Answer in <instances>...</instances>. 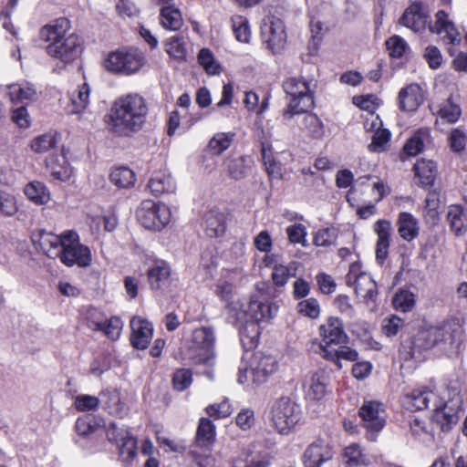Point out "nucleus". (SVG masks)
Here are the masks:
<instances>
[{
    "mask_svg": "<svg viewBox=\"0 0 467 467\" xmlns=\"http://www.w3.org/2000/svg\"><path fill=\"white\" fill-rule=\"evenodd\" d=\"M436 332V327L419 331L410 340V356L417 358L422 352L437 347V337L440 334Z\"/></svg>",
    "mask_w": 467,
    "mask_h": 467,
    "instance_id": "obj_26",
    "label": "nucleus"
},
{
    "mask_svg": "<svg viewBox=\"0 0 467 467\" xmlns=\"http://www.w3.org/2000/svg\"><path fill=\"white\" fill-rule=\"evenodd\" d=\"M461 406V397H457L444 404H435L433 420L443 432H449L458 423Z\"/></svg>",
    "mask_w": 467,
    "mask_h": 467,
    "instance_id": "obj_15",
    "label": "nucleus"
},
{
    "mask_svg": "<svg viewBox=\"0 0 467 467\" xmlns=\"http://www.w3.org/2000/svg\"><path fill=\"white\" fill-rule=\"evenodd\" d=\"M7 95L13 103H26L36 99V89L32 83L23 81L6 87Z\"/></svg>",
    "mask_w": 467,
    "mask_h": 467,
    "instance_id": "obj_30",
    "label": "nucleus"
},
{
    "mask_svg": "<svg viewBox=\"0 0 467 467\" xmlns=\"http://www.w3.org/2000/svg\"><path fill=\"white\" fill-rule=\"evenodd\" d=\"M90 88L87 83L78 86L70 96V104L67 109L69 114H79L83 112L89 103Z\"/></svg>",
    "mask_w": 467,
    "mask_h": 467,
    "instance_id": "obj_35",
    "label": "nucleus"
},
{
    "mask_svg": "<svg viewBox=\"0 0 467 467\" xmlns=\"http://www.w3.org/2000/svg\"><path fill=\"white\" fill-rule=\"evenodd\" d=\"M276 289L269 283L257 285V293L250 298L247 308L244 312L235 313L234 325L243 323L244 317L263 323L272 319L278 311V306L270 299L275 297Z\"/></svg>",
    "mask_w": 467,
    "mask_h": 467,
    "instance_id": "obj_3",
    "label": "nucleus"
},
{
    "mask_svg": "<svg viewBox=\"0 0 467 467\" xmlns=\"http://www.w3.org/2000/svg\"><path fill=\"white\" fill-rule=\"evenodd\" d=\"M226 171L230 177L234 180H240L244 177V161L243 158L227 159L225 161Z\"/></svg>",
    "mask_w": 467,
    "mask_h": 467,
    "instance_id": "obj_61",
    "label": "nucleus"
},
{
    "mask_svg": "<svg viewBox=\"0 0 467 467\" xmlns=\"http://www.w3.org/2000/svg\"><path fill=\"white\" fill-rule=\"evenodd\" d=\"M24 192L29 201L38 204H47L50 201V193L46 185L37 181L26 184Z\"/></svg>",
    "mask_w": 467,
    "mask_h": 467,
    "instance_id": "obj_45",
    "label": "nucleus"
},
{
    "mask_svg": "<svg viewBox=\"0 0 467 467\" xmlns=\"http://www.w3.org/2000/svg\"><path fill=\"white\" fill-rule=\"evenodd\" d=\"M46 51L50 57L68 64L79 57L82 48L79 37L75 34H69L59 44H48Z\"/></svg>",
    "mask_w": 467,
    "mask_h": 467,
    "instance_id": "obj_14",
    "label": "nucleus"
},
{
    "mask_svg": "<svg viewBox=\"0 0 467 467\" xmlns=\"http://www.w3.org/2000/svg\"><path fill=\"white\" fill-rule=\"evenodd\" d=\"M432 109L442 121L450 124L457 122L462 115L461 107L454 101L452 94L443 100L436 99L432 103Z\"/></svg>",
    "mask_w": 467,
    "mask_h": 467,
    "instance_id": "obj_27",
    "label": "nucleus"
},
{
    "mask_svg": "<svg viewBox=\"0 0 467 467\" xmlns=\"http://www.w3.org/2000/svg\"><path fill=\"white\" fill-rule=\"evenodd\" d=\"M261 33L264 41L273 53L279 52L285 46L286 34L284 23L275 16H266L261 26Z\"/></svg>",
    "mask_w": 467,
    "mask_h": 467,
    "instance_id": "obj_11",
    "label": "nucleus"
},
{
    "mask_svg": "<svg viewBox=\"0 0 467 467\" xmlns=\"http://www.w3.org/2000/svg\"><path fill=\"white\" fill-rule=\"evenodd\" d=\"M145 62L143 53L137 48L119 49L109 54L105 67L107 70L123 75L138 72Z\"/></svg>",
    "mask_w": 467,
    "mask_h": 467,
    "instance_id": "obj_6",
    "label": "nucleus"
},
{
    "mask_svg": "<svg viewBox=\"0 0 467 467\" xmlns=\"http://www.w3.org/2000/svg\"><path fill=\"white\" fill-rule=\"evenodd\" d=\"M234 133H216L208 143V150L213 155H221L226 150L234 140Z\"/></svg>",
    "mask_w": 467,
    "mask_h": 467,
    "instance_id": "obj_46",
    "label": "nucleus"
},
{
    "mask_svg": "<svg viewBox=\"0 0 467 467\" xmlns=\"http://www.w3.org/2000/svg\"><path fill=\"white\" fill-rule=\"evenodd\" d=\"M283 88L286 94L287 104L283 116L286 119H293L296 115L308 112L315 106L314 90L311 83L303 77H291L283 83Z\"/></svg>",
    "mask_w": 467,
    "mask_h": 467,
    "instance_id": "obj_2",
    "label": "nucleus"
},
{
    "mask_svg": "<svg viewBox=\"0 0 467 467\" xmlns=\"http://www.w3.org/2000/svg\"><path fill=\"white\" fill-rule=\"evenodd\" d=\"M233 32L235 38L243 43H249L251 30L248 19L243 16H233L231 18Z\"/></svg>",
    "mask_w": 467,
    "mask_h": 467,
    "instance_id": "obj_47",
    "label": "nucleus"
},
{
    "mask_svg": "<svg viewBox=\"0 0 467 467\" xmlns=\"http://www.w3.org/2000/svg\"><path fill=\"white\" fill-rule=\"evenodd\" d=\"M328 383L327 376L325 371H317L311 377V382L307 391V396L314 400H320L327 393Z\"/></svg>",
    "mask_w": 467,
    "mask_h": 467,
    "instance_id": "obj_43",
    "label": "nucleus"
},
{
    "mask_svg": "<svg viewBox=\"0 0 467 467\" xmlns=\"http://www.w3.org/2000/svg\"><path fill=\"white\" fill-rule=\"evenodd\" d=\"M119 446V453L126 455L127 458H133L137 453V440L131 436L129 431L120 437Z\"/></svg>",
    "mask_w": 467,
    "mask_h": 467,
    "instance_id": "obj_58",
    "label": "nucleus"
},
{
    "mask_svg": "<svg viewBox=\"0 0 467 467\" xmlns=\"http://www.w3.org/2000/svg\"><path fill=\"white\" fill-rule=\"evenodd\" d=\"M297 310L300 314L310 318H317L320 314V306L316 298L302 300L297 305Z\"/></svg>",
    "mask_w": 467,
    "mask_h": 467,
    "instance_id": "obj_60",
    "label": "nucleus"
},
{
    "mask_svg": "<svg viewBox=\"0 0 467 467\" xmlns=\"http://www.w3.org/2000/svg\"><path fill=\"white\" fill-rule=\"evenodd\" d=\"M346 284L348 286H354L356 295L361 296L367 305L376 301L378 296L377 283L369 274L361 271V265L358 263L350 265L346 275Z\"/></svg>",
    "mask_w": 467,
    "mask_h": 467,
    "instance_id": "obj_9",
    "label": "nucleus"
},
{
    "mask_svg": "<svg viewBox=\"0 0 467 467\" xmlns=\"http://www.w3.org/2000/svg\"><path fill=\"white\" fill-rule=\"evenodd\" d=\"M46 165L51 176L56 180L66 182L72 175V169L63 154L50 155L46 160Z\"/></svg>",
    "mask_w": 467,
    "mask_h": 467,
    "instance_id": "obj_32",
    "label": "nucleus"
},
{
    "mask_svg": "<svg viewBox=\"0 0 467 467\" xmlns=\"http://www.w3.org/2000/svg\"><path fill=\"white\" fill-rule=\"evenodd\" d=\"M214 331L210 327L196 328L192 333L185 356L193 364H207L213 358Z\"/></svg>",
    "mask_w": 467,
    "mask_h": 467,
    "instance_id": "obj_4",
    "label": "nucleus"
},
{
    "mask_svg": "<svg viewBox=\"0 0 467 467\" xmlns=\"http://www.w3.org/2000/svg\"><path fill=\"white\" fill-rule=\"evenodd\" d=\"M70 27L69 20L60 17L43 26L39 36L41 40L48 42V44H59L68 36Z\"/></svg>",
    "mask_w": 467,
    "mask_h": 467,
    "instance_id": "obj_24",
    "label": "nucleus"
},
{
    "mask_svg": "<svg viewBox=\"0 0 467 467\" xmlns=\"http://www.w3.org/2000/svg\"><path fill=\"white\" fill-rule=\"evenodd\" d=\"M149 109L144 98L137 93L120 96L108 114L109 130L119 136H130L145 124Z\"/></svg>",
    "mask_w": 467,
    "mask_h": 467,
    "instance_id": "obj_1",
    "label": "nucleus"
},
{
    "mask_svg": "<svg viewBox=\"0 0 467 467\" xmlns=\"http://www.w3.org/2000/svg\"><path fill=\"white\" fill-rule=\"evenodd\" d=\"M65 244L58 258L67 266L77 265L79 267L90 265L92 257L90 249L79 242L77 232L68 230L64 232Z\"/></svg>",
    "mask_w": 467,
    "mask_h": 467,
    "instance_id": "obj_8",
    "label": "nucleus"
},
{
    "mask_svg": "<svg viewBox=\"0 0 467 467\" xmlns=\"http://www.w3.org/2000/svg\"><path fill=\"white\" fill-rule=\"evenodd\" d=\"M96 326L97 329L103 331L109 338L116 340L120 335L123 324L120 318L113 317L105 322L97 323Z\"/></svg>",
    "mask_w": 467,
    "mask_h": 467,
    "instance_id": "obj_51",
    "label": "nucleus"
},
{
    "mask_svg": "<svg viewBox=\"0 0 467 467\" xmlns=\"http://www.w3.org/2000/svg\"><path fill=\"white\" fill-rule=\"evenodd\" d=\"M319 335L322 338L321 349H333V346L345 345L348 341V337L344 330L343 321L336 317H328L324 324L319 327Z\"/></svg>",
    "mask_w": 467,
    "mask_h": 467,
    "instance_id": "obj_10",
    "label": "nucleus"
},
{
    "mask_svg": "<svg viewBox=\"0 0 467 467\" xmlns=\"http://www.w3.org/2000/svg\"><path fill=\"white\" fill-rule=\"evenodd\" d=\"M245 321L242 327L239 328L240 341L245 351L254 349L259 340L260 323L254 321L248 317H244Z\"/></svg>",
    "mask_w": 467,
    "mask_h": 467,
    "instance_id": "obj_34",
    "label": "nucleus"
},
{
    "mask_svg": "<svg viewBox=\"0 0 467 467\" xmlns=\"http://www.w3.org/2000/svg\"><path fill=\"white\" fill-rule=\"evenodd\" d=\"M467 140L465 130L462 129H453L449 136L450 147L453 151L460 152L464 150Z\"/></svg>",
    "mask_w": 467,
    "mask_h": 467,
    "instance_id": "obj_62",
    "label": "nucleus"
},
{
    "mask_svg": "<svg viewBox=\"0 0 467 467\" xmlns=\"http://www.w3.org/2000/svg\"><path fill=\"white\" fill-rule=\"evenodd\" d=\"M408 399L410 400L412 408L416 410H421L427 409L431 400H437V396L427 389H414L410 395H408Z\"/></svg>",
    "mask_w": 467,
    "mask_h": 467,
    "instance_id": "obj_48",
    "label": "nucleus"
},
{
    "mask_svg": "<svg viewBox=\"0 0 467 467\" xmlns=\"http://www.w3.org/2000/svg\"><path fill=\"white\" fill-rule=\"evenodd\" d=\"M374 230L378 235L376 258L379 264H383L389 254L391 223L387 220H379L374 225Z\"/></svg>",
    "mask_w": 467,
    "mask_h": 467,
    "instance_id": "obj_28",
    "label": "nucleus"
},
{
    "mask_svg": "<svg viewBox=\"0 0 467 467\" xmlns=\"http://www.w3.org/2000/svg\"><path fill=\"white\" fill-rule=\"evenodd\" d=\"M130 328L132 347L141 350L147 348L153 334L152 324L141 317H134L130 320Z\"/></svg>",
    "mask_w": 467,
    "mask_h": 467,
    "instance_id": "obj_23",
    "label": "nucleus"
},
{
    "mask_svg": "<svg viewBox=\"0 0 467 467\" xmlns=\"http://www.w3.org/2000/svg\"><path fill=\"white\" fill-rule=\"evenodd\" d=\"M463 216L462 206H452V209L448 213L451 228L455 232L456 235H461L465 229Z\"/></svg>",
    "mask_w": 467,
    "mask_h": 467,
    "instance_id": "obj_54",
    "label": "nucleus"
},
{
    "mask_svg": "<svg viewBox=\"0 0 467 467\" xmlns=\"http://www.w3.org/2000/svg\"><path fill=\"white\" fill-rule=\"evenodd\" d=\"M148 283L151 290L169 292L175 285L170 265L164 260H156L147 271Z\"/></svg>",
    "mask_w": 467,
    "mask_h": 467,
    "instance_id": "obj_12",
    "label": "nucleus"
},
{
    "mask_svg": "<svg viewBox=\"0 0 467 467\" xmlns=\"http://www.w3.org/2000/svg\"><path fill=\"white\" fill-rule=\"evenodd\" d=\"M416 175L424 186H431L433 184L438 171L437 165L431 160L421 159L419 160L414 165Z\"/></svg>",
    "mask_w": 467,
    "mask_h": 467,
    "instance_id": "obj_38",
    "label": "nucleus"
},
{
    "mask_svg": "<svg viewBox=\"0 0 467 467\" xmlns=\"http://www.w3.org/2000/svg\"><path fill=\"white\" fill-rule=\"evenodd\" d=\"M333 454L332 447L324 440L318 439L306 447L303 462L306 467H320L324 462L330 461Z\"/></svg>",
    "mask_w": 467,
    "mask_h": 467,
    "instance_id": "obj_19",
    "label": "nucleus"
},
{
    "mask_svg": "<svg viewBox=\"0 0 467 467\" xmlns=\"http://www.w3.org/2000/svg\"><path fill=\"white\" fill-rule=\"evenodd\" d=\"M387 49L393 57H401L409 48L406 41L399 36H393L386 41Z\"/></svg>",
    "mask_w": 467,
    "mask_h": 467,
    "instance_id": "obj_59",
    "label": "nucleus"
},
{
    "mask_svg": "<svg viewBox=\"0 0 467 467\" xmlns=\"http://www.w3.org/2000/svg\"><path fill=\"white\" fill-rule=\"evenodd\" d=\"M100 400L99 397L88 394H80L75 398L74 405L78 411L95 410L99 408Z\"/></svg>",
    "mask_w": 467,
    "mask_h": 467,
    "instance_id": "obj_57",
    "label": "nucleus"
},
{
    "mask_svg": "<svg viewBox=\"0 0 467 467\" xmlns=\"http://www.w3.org/2000/svg\"><path fill=\"white\" fill-rule=\"evenodd\" d=\"M57 143V133L48 132L35 138L31 142V149L36 153H45L54 149Z\"/></svg>",
    "mask_w": 467,
    "mask_h": 467,
    "instance_id": "obj_49",
    "label": "nucleus"
},
{
    "mask_svg": "<svg viewBox=\"0 0 467 467\" xmlns=\"http://www.w3.org/2000/svg\"><path fill=\"white\" fill-rule=\"evenodd\" d=\"M300 122V129L314 140H321L325 136V126L317 115L307 113Z\"/></svg>",
    "mask_w": 467,
    "mask_h": 467,
    "instance_id": "obj_37",
    "label": "nucleus"
},
{
    "mask_svg": "<svg viewBox=\"0 0 467 467\" xmlns=\"http://www.w3.org/2000/svg\"><path fill=\"white\" fill-rule=\"evenodd\" d=\"M323 357L336 363L338 368H341L340 359L355 361L358 358V353L347 346L339 345L338 348L324 349Z\"/></svg>",
    "mask_w": 467,
    "mask_h": 467,
    "instance_id": "obj_44",
    "label": "nucleus"
},
{
    "mask_svg": "<svg viewBox=\"0 0 467 467\" xmlns=\"http://www.w3.org/2000/svg\"><path fill=\"white\" fill-rule=\"evenodd\" d=\"M389 140L390 132L388 130H378L372 137L368 149L370 151L382 152L387 150Z\"/></svg>",
    "mask_w": 467,
    "mask_h": 467,
    "instance_id": "obj_56",
    "label": "nucleus"
},
{
    "mask_svg": "<svg viewBox=\"0 0 467 467\" xmlns=\"http://www.w3.org/2000/svg\"><path fill=\"white\" fill-rule=\"evenodd\" d=\"M276 360L270 355L257 352L253 355L247 372L251 374L252 380L256 384L264 383L267 377L275 371Z\"/></svg>",
    "mask_w": 467,
    "mask_h": 467,
    "instance_id": "obj_17",
    "label": "nucleus"
},
{
    "mask_svg": "<svg viewBox=\"0 0 467 467\" xmlns=\"http://www.w3.org/2000/svg\"><path fill=\"white\" fill-rule=\"evenodd\" d=\"M429 30L432 34L442 36V40L447 44L458 45L461 42L458 29L443 10L435 14V22L433 25H429Z\"/></svg>",
    "mask_w": 467,
    "mask_h": 467,
    "instance_id": "obj_18",
    "label": "nucleus"
},
{
    "mask_svg": "<svg viewBox=\"0 0 467 467\" xmlns=\"http://www.w3.org/2000/svg\"><path fill=\"white\" fill-rule=\"evenodd\" d=\"M296 275V269L290 266L276 265L274 266L272 279L276 286H284L291 276Z\"/></svg>",
    "mask_w": 467,
    "mask_h": 467,
    "instance_id": "obj_53",
    "label": "nucleus"
},
{
    "mask_svg": "<svg viewBox=\"0 0 467 467\" xmlns=\"http://www.w3.org/2000/svg\"><path fill=\"white\" fill-rule=\"evenodd\" d=\"M437 334V347L443 352H451L458 348L461 343V330L454 328L451 325H444L442 327H436Z\"/></svg>",
    "mask_w": 467,
    "mask_h": 467,
    "instance_id": "obj_29",
    "label": "nucleus"
},
{
    "mask_svg": "<svg viewBox=\"0 0 467 467\" xmlns=\"http://www.w3.org/2000/svg\"><path fill=\"white\" fill-rule=\"evenodd\" d=\"M301 410L289 397H281L271 410V420L280 434H288L300 420Z\"/></svg>",
    "mask_w": 467,
    "mask_h": 467,
    "instance_id": "obj_5",
    "label": "nucleus"
},
{
    "mask_svg": "<svg viewBox=\"0 0 467 467\" xmlns=\"http://www.w3.org/2000/svg\"><path fill=\"white\" fill-rule=\"evenodd\" d=\"M358 415L361 425L366 430V438L369 441H376L387 421L384 404L377 400H364L358 410Z\"/></svg>",
    "mask_w": 467,
    "mask_h": 467,
    "instance_id": "obj_7",
    "label": "nucleus"
},
{
    "mask_svg": "<svg viewBox=\"0 0 467 467\" xmlns=\"http://www.w3.org/2000/svg\"><path fill=\"white\" fill-rule=\"evenodd\" d=\"M160 21L165 29L171 31L179 30L183 25L180 10L173 5L164 6L161 9Z\"/></svg>",
    "mask_w": 467,
    "mask_h": 467,
    "instance_id": "obj_41",
    "label": "nucleus"
},
{
    "mask_svg": "<svg viewBox=\"0 0 467 467\" xmlns=\"http://www.w3.org/2000/svg\"><path fill=\"white\" fill-rule=\"evenodd\" d=\"M206 412L214 419L226 418L232 413L231 404L224 400L219 404H212L206 408Z\"/></svg>",
    "mask_w": 467,
    "mask_h": 467,
    "instance_id": "obj_63",
    "label": "nucleus"
},
{
    "mask_svg": "<svg viewBox=\"0 0 467 467\" xmlns=\"http://www.w3.org/2000/svg\"><path fill=\"white\" fill-rule=\"evenodd\" d=\"M204 228L209 237L223 235L226 229L229 213L225 206H213L204 214Z\"/></svg>",
    "mask_w": 467,
    "mask_h": 467,
    "instance_id": "obj_20",
    "label": "nucleus"
},
{
    "mask_svg": "<svg viewBox=\"0 0 467 467\" xmlns=\"http://www.w3.org/2000/svg\"><path fill=\"white\" fill-rule=\"evenodd\" d=\"M99 400L109 413L119 414L123 410L119 391L115 388H107L99 394Z\"/></svg>",
    "mask_w": 467,
    "mask_h": 467,
    "instance_id": "obj_39",
    "label": "nucleus"
},
{
    "mask_svg": "<svg viewBox=\"0 0 467 467\" xmlns=\"http://www.w3.org/2000/svg\"><path fill=\"white\" fill-rule=\"evenodd\" d=\"M431 139L429 128L419 129L405 143L403 151L409 156H416L424 148L425 143Z\"/></svg>",
    "mask_w": 467,
    "mask_h": 467,
    "instance_id": "obj_36",
    "label": "nucleus"
},
{
    "mask_svg": "<svg viewBox=\"0 0 467 467\" xmlns=\"http://www.w3.org/2000/svg\"><path fill=\"white\" fill-rule=\"evenodd\" d=\"M398 99L401 110L413 112L424 100L423 91L418 84L412 83L400 89Z\"/></svg>",
    "mask_w": 467,
    "mask_h": 467,
    "instance_id": "obj_25",
    "label": "nucleus"
},
{
    "mask_svg": "<svg viewBox=\"0 0 467 467\" xmlns=\"http://www.w3.org/2000/svg\"><path fill=\"white\" fill-rule=\"evenodd\" d=\"M136 215L144 228L161 231L170 222L171 212L169 206H140Z\"/></svg>",
    "mask_w": 467,
    "mask_h": 467,
    "instance_id": "obj_13",
    "label": "nucleus"
},
{
    "mask_svg": "<svg viewBox=\"0 0 467 467\" xmlns=\"http://www.w3.org/2000/svg\"><path fill=\"white\" fill-rule=\"evenodd\" d=\"M398 233L407 242H411L419 236L420 226L418 220L409 213H400L397 220Z\"/></svg>",
    "mask_w": 467,
    "mask_h": 467,
    "instance_id": "obj_33",
    "label": "nucleus"
},
{
    "mask_svg": "<svg viewBox=\"0 0 467 467\" xmlns=\"http://www.w3.org/2000/svg\"><path fill=\"white\" fill-rule=\"evenodd\" d=\"M428 21L429 15L424 11L420 3H413L409 5L400 18V25L410 28L415 33L423 32Z\"/></svg>",
    "mask_w": 467,
    "mask_h": 467,
    "instance_id": "obj_21",
    "label": "nucleus"
},
{
    "mask_svg": "<svg viewBox=\"0 0 467 467\" xmlns=\"http://www.w3.org/2000/svg\"><path fill=\"white\" fill-rule=\"evenodd\" d=\"M393 302L397 308L406 312L414 306V296L409 291H400L395 295Z\"/></svg>",
    "mask_w": 467,
    "mask_h": 467,
    "instance_id": "obj_64",
    "label": "nucleus"
},
{
    "mask_svg": "<svg viewBox=\"0 0 467 467\" xmlns=\"http://www.w3.org/2000/svg\"><path fill=\"white\" fill-rule=\"evenodd\" d=\"M65 240L64 232L57 235L40 229L32 234V242L35 247L49 258H57L59 256L65 244Z\"/></svg>",
    "mask_w": 467,
    "mask_h": 467,
    "instance_id": "obj_16",
    "label": "nucleus"
},
{
    "mask_svg": "<svg viewBox=\"0 0 467 467\" xmlns=\"http://www.w3.org/2000/svg\"><path fill=\"white\" fill-rule=\"evenodd\" d=\"M110 182L118 188H130L135 184V172L126 166L115 167L109 174Z\"/></svg>",
    "mask_w": 467,
    "mask_h": 467,
    "instance_id": "obj_42",
    "label": "nucleus"
},
{
    "mask_svg": "<svg viewBox=\"0 0 467 467\" xmlns=\"http://www.w3.org/2000/svg\"><path fill=\"white\" fill-rule=\"evenodd\" d=\"M342 458L346 467H359L369 463L368 458L357 443L347 446L343 450Z\"/></svg>",
    "mask_w": 467,
    "mask_h": 467,
    "instance_id": "obj_40",
    "label": "nucleus"
},
{
    "mask_svg": "<svg viewBox=\"0 0 467 467\" xmlns=\"http://www.w3.org/2000/svg\"><path fill=\"white\" fill-rule=\"evenodd\" d=\"M166 52L178 60L186 58L187 51L185 41L182 36H175L169 38L165 44Z\"/></svg>",
    "mask_w": 467,
    "mask_h": 467,
    "instance_id": "obj_50",
    "label": "nucleus"
},
{
    "mask_svg": "<svg viewBox=\"0 0 467 467\" xmlns=\"http://www.w3.org/2000/svg\"><path fill=\"white\" fill-rule=\"evenodd\" d=\"M198 61L209 75H216L221 71L220 64L214 59L213 53L208 48L200 50Z\"/></svg>",
    "mask_w": 467,
    "mask_h": 467,
    "instance_id": "obj_52",
    "label": "nucleus"
},
{
    "mask_svg": "<svg viewBox=\"0 0 467 467\" xmlns=\"http://www.w3.org/2000/svg\"><path fill=\"white\" fill-rule=\"evenodd\" d=\"M192 382V373L188 368H179L172 376L173 388L178 391H183L191 386Z\"/></svg>",
    "mask_w": 467,
    "mask_h": 467,
    "instance_id": "obj_55",
    "label": "nucleus"
},
{
    "mask_svg": "<svg viewBox=\"0 0 467 467\" xmlns=\"http://www.w3.org/2000/svg\"><path fill=\"white\" fill-rule=\"evenodd\" d=\"M147 188L156 197L164 193H171L175 191V182L170 173L166 171H157L150 179Z\"/></svg>",
    "mask_w": 467,
    "mask_h": 467,
    "instance_id": "obj_31",
    "label": "nucleus"
},
{
    "mask_svg": "<svg viewBox=\"0 0 467 467\" xmlns=\"http://www.w3.org/2000/svg\"><path fill=\"white\" fill-rule=\"evenodd\" d=\"M215 441V426L208 418H202L196 431L194 443L192 445L190 453L195 461L199 458V453L193 450L194 447H199L205 451H209L210 447Z\"/></svg>",
    "mask_w": 467,
    "mask_h": 467,
    "instance_id": "obj_22",
    "label": "nucleus"
}]
</instances>
